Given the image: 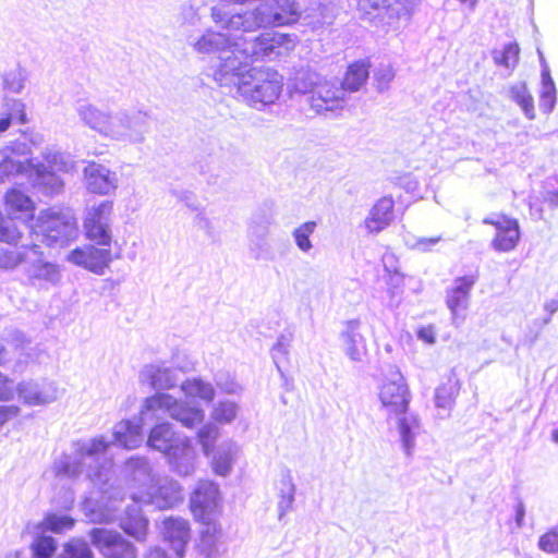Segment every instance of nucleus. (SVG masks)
Listing matches in <instances>:
<instances>
[{
  "mask_svg": "<svg viewBox=\"0 0 558 558\" xmlns=\"http://www.w3.org/2000/svg\"><path fill=\"white\" fill-rule=\"evenodd\" d=\"M113 441L102 435L73 441L70 452H63L52 463L54 489H60L54 496L58 507L68 510L74 504L72 485L85 474L86 478L102 494V499H116L110 493L113 488V462L108 456L112 444L125 449H135L144 440L142 424L136 421L123 420L113 427Z\"/></svg>",
  "mask_w": 558,
  "mask_h": 558,
  "instance_id": "obj_1",
  "label": "nucleus"
},
{
  "mask_svg": "<svg viewBox=\"0 0 558 558\" xmlns=\"http://www.w3.org/2000/svg\"><path fill=\"white\" fill-rule=\"evenodd\" d=\"M140 380L155 390H168L177 386L179 377L172 368L162 364H149L141 371ZM181 391L186 400L199 399L209 403L215 398L214 386L197 377L183 381ZM159 412L169 415L187 428H193L205 418V412L201 407L178 399L170 393L157 391L144 400L141 410L142 420H145L148 413L157 415Z\"/></svg>",
  "mask_w": 558,
  "mask_h": 558,
  "instance_id": "obj_2",
  "label": "nucleus"
},
{
  "mask_svg": "<svg viewBox=\"0 0 558 558\" xmlns=\"http://www.w3.org/2000/svg\"><path fill=\"white\" fill-rule=\"evenodd\" d=\"M116 499L85 498L82 504L84 515L93 523H110L119 519L121 529L137 542H145L148 533V520L143 515L140 504L153 505L158 509L172 508L183 499L182 489L178 482L165 478L158 485L151 484L147 492H133L132 504L123 515L119 514L117 504L122 500L118 487L110 490Z\"/></svg>",
  "mask_w": 558,
  "mask_h": 558,
  "instance_id": "obj_3",
  "label": "nucleus"
},
{
  "mask_svg": "<svg viewBox=\"0 0 558 558\" xmlns=\"http://www.w3.org/2000/svg\"><path fill=\"white\" fill-rule=\"evenodd\" d=\"M296 36L278 32H267L254 39L242 38L234 43L230 52L216 57L211 65V75L221 87L236 94L242 81L250 74L251 63L257 60H274L294 49Z\"/></svg>",
  "mask_w": 558,
  "mask_h": 558,
  "instance_id": "obj_4",
  "label": "nucleus"
},
{
  "mask_svg": "<svg viewBox=\"0 0 558 558\" xmlns=\"http://www.w3.org/2000/svg\"><path fill=\"white\" fill-rule=\"evenodd\" d=\"M378 398L388 421L396 420L402 448L408 457L411 456L422 426L420 417L409 412L411 392L398 368L395 367L384 377L378 387Z\"/></svg>",
  "mask_w": 558,
  "mask_h": 558,
  "instance_id": "obj_5",
  "label": "nucleus"
},
{
  "mask_svg": "<svg viewBox=\"0 0 558 558\" xmlns=\"http://www.w3.org/2000/svg\"><path fill=\"white\" fill-rule=\"evenodd\" d=\"M211 16L227 29L254 32L260 27L295 23L301 17V10L294 0H265L253 11L230 16L221 8L214 7Z\"/></svg>",
  "mask_w": 558,
  "mask_h": 558,
  "instance_id": "obj_6",
  "label": "nucleus"
},
{
  "mask_svg": "<svg viewBox=\"0 0 558 558\" xmlns=\"http://www.w3.org/2000/svg\"><path fill=\"white\" fill-rule=\"evenodd\" d=\"M283 89V76L269 66H254L236 93L242 100L256 110L274 105Z\"/></svg>",
  "mask_w": 558,
  "mask_h": 558,
  "instance_id": "obj_7",
  "label": "nucleus"
},
{
  "mask_svg": "<svg viewBox=\"0 0 558 558\" xmlns=\"http://www.w3.org/2000/svg\"><path fill=\"white\" fill-rule=\"evenodd\" d=\"M34 235L48 246H64L77 238L76 219L70 213L41 211L32 226Z\"/></svg>",
  "mask_w": 558,
  "mask_h": 558,
  "instance_id": "obj_8",
  "label": "nucleus"
},
{
  "mask_svg": "<svg viewBox=\"0 0 558 558\" xmlns=\"http://www.w3.org/2000/svg\"><path fill=\"white\" fill-rule=\"evenodd\" d=\"M43 157L46 165L34 163L33 160L28 162L32 169L33 185L47 196L59 194L63 189V182L56 172L71 171L74 166L73 161L69 155L59 151L54 147H47L43 151Z\"/></svg>",
  "mask_w": 558,
  "mask_h": 558,
  "instance_id": "obj_9",
  "label": "nucleus"
},
{
  "mask_svg": "<svg viewBox=\"0 0 558 558\" xmlns=\"http://www.w3.org/2000/svg\"><path fill=\"white\" fill-rule=\"evenodd\" d=\"M43 157L46 165L34 163L33 160L28 162L32 169L33 185L47 196L59 194L63 189V182L56 172L71 171L74 166L73 161L69 155L59 151L54 147H47L43 151Z\"/></svg>",
  "mask_w": 558,
  "mask_h": 558,
  "instance_id": "obj_10",
  "label": "nucleus"
},
{
  "mask_svg": "<svg viewBox=\"0 0 558 558\" xmlns=\"http://www.w3.org/2000/svg\"><path fill=\"white\" fill-rule=\"evenodd\" d=\"M150 116L142 110H121L112 114L107 137L132 144L143 143L150 129Z\"/></svg>",
  "mask_w": 558,
  "mask_h": 558,
  "instance_id": "obj_11",
  "label": "nucleus"
},
{
  "mask_svg": "<svg viewBox=\"0 0 558 558\" xmlns=\"http://www.w3.org/2000/svg\"><path fill=\"white\" fill-rule=\"evenodd\" d=\"M113 204L104 201L86 210L84 230L86 238L100 246H110L111 243V216Z\"/></svg>",
  "mask_w": 558,
  "mask_h": 558,
  "instance_id": "obj_12",
  "label": "nucleus"
},
{
  "mask_svg": "<svg viewBox=\"0 0 558 558\" xmlns=\"http://www.w3.org/2000/svg\"><path fill=\"white\" fill-rule=\"evenodd\" d=\"M22 271L29 284L38 288L56 284L60 279L59 267L45 258L37 244L31 245V252Z\"/></svg>",
  "mask_w": 558,
  "mask_h": 558,
  "instance_id": "obj_13",
  "label": "nucleus"
},
{
  "mask_svg": "<svg viewBox=\"0 0 558 558\" xmlns=\"http://www.w3.org/2000/svg\"><path fill=\"white\" fill-rule=\"evenodd\" d=\"M94 547L105 558H136V548L118 531L94 527L89 532Z\"/></svg>",
  "mask_w": 558,
  "mask_h": 558,
  "instance_id": "obj_14",
  "label": "nucleus"
},
{
  "mask_svg": "<svg viewBox=\"0 0 558 558\" xmlns=\"http://www.w3.org/2000/svg\"><path fill=\"white\" fill-rule=\"evenodd\" d=\"M483 223L495 227L496 233L490 243L494 251L507 253L517 247L521 236L517 219L506 215L493 214L485 217Z\"/></svg>",
  "mask_w": 558,
  "mask_h": 558,
  "instance_id": "obj_15",
  "label": "nucleus"
},
{
  "mask_svg": "<svg viewBox=\"0 0 558 558\" xmlns=\"http://www.w3.org/2000/svg\"><path fill=\"white\" fill-rule=\"evenodd\" d=\"M19 398L27 405H45L58 399L59 390L54 381L48 379L23 380L17 384Z\"/></svg>",
  "mask_w": 558,
  "mask_h": 558,
  "instance_id": "obj_16",
  "label": "nucleus"
},
{
  "mask_svg": "<svg viewBox=\"0 0 558 558\" xmlns=\"http://www.w3.org/2000/svg\"><path fill=\"white\" fill-rule=\"evenodd\" d=\"M220 500L219 486L211 481H201L191 496V509L196 519L206 522Z\"/></svg>",
  "mask_w": 558,
  "mask_h": 558,
  "instance_id": "obj_17",
  "label": "nucleus"
},
{
  "mask_svg": "<svg viewBox=\"0 0 558 558\" xmlns=\"http://www.w3.org/2000/svg\"><path fill=\"white\" fill-rule=\"evenodd\" d=\"M68 260L76 266H81L94 274L102 275L105 269L112 260L109 247H96L94 245H85L76 247L68 255Z\"/></svg>",
  "mask_w": 558,
  "mask_h": 558,
  "instance_id": "obj_18",
  "label": "nucleus"
},
{
  "mask_svg": "<svg viewBox=\"0 0 558 558\" xmlns=\"http://www.w3.org/2000/svg\"><path fill=\"white\" fill-rule=\"evenodd\" d=\"M344 90L337 83L322 80L310 96L311 108L317 112L335 111L343 108L344 106Z\"/></svg>",
  "mask_w": 558,
  "mask_h": 558,
  "instance_id": "obj_19",
  "label": "nucleus"
},
{
  "mask_svg": "<svg viewBox=\"0 0 558 558\" xmlns=\"http://www.w3.org/2000/svg\"><path fill=\"white\" fill-rule=\"evenodd\" d=\"M360 319H350L343 323L339 339L344 355L352 362H363L367 355V344L361 332Z\"/></svg>",
  "mask_w": 558,
  "mask_h": 558,
  "instance_id": "obj_20",
  "label": "nucleus"
},
{
  "mask_svg": "<svg viewBox=\"0 0 558 558\" xmlns=\"http://www.w3.org/2000/svg\"><path fill=\"white\" fill-rule=\"evenodd\" d=\"M170 469L181 475L189 476L194 473L196 465V451L192 440L183 436L177 445L166 454Z\"/></svg>",
  "mask_w": 558,
  "mask_h": 558,
  "instance_id": "obj_21",
  "label": "nucleus"
},
{
  "mask_svg": "<svg viewBox=\"0 0 558 558\" xmlns=\"http://www.w3.org/2000/svg\"><path fill=\"white\" fill-rule=\"evenodd\" d=\"M161 533L163 541L169 544L175 556L183 558L185 548L191 538L189 522L182 518H166L162 521Z\"/></svg>",
  "mask_w": 558,
  "mask_h": 558,
  "instance_id": "obj_22",
  "label": "nucleus"
},
{
  "mask_svg": "<svg viewBox=\"0 0 558 558\" xmlns=\"http://www.w3.org/2000/svg\"><path fill=\"white\" fill-rule=\"evenodd\" d=\"M274 490L277 499L278 521L282 522L286 515L293 510L296 486L290 469L282 468L274 482Z\"/></svg>",
  "mask_w": 558,
  "mask_h": 558,
  "instance_id": "obj_23",
  "label": "nucleus"
},
{
  "mask_svg": "<svg viewBox=\"0 0 558 558\" xmlns=\"http://www.w3.org/2000/svg\"><path fill=\"white\" fill-rule=\"evenodd\" d=\"M84 177L88 191L94 194L108 195L117 189L116 173L102 165L88 163L84 169Z\"/></svg>",
  "mask_w": 558,
  "mask_h": 558,
  "instance_id": "obj_24",
  "label": "nucleus"
},
{
  "mask_svg": "<svg viewBox=\"0 0 558 558\" xmlns=\"http://www.w3.org/2000/svg\"><path fill=\"white\" fill-rule=\"evenodd\" d=\"M268 225L257 223L253 220L248 227V253L255 260L271 262L275 259V251L268 240Z\"/></svg>",
  "mask_w": 558,
  "mask_h": 558,
  "instance_id": "obj_25",
  "label": "nucleus"
},
{
  "mask_svg": "<svg viewBox=\"0 0 558 558\" xmlns=\"http://www.w3.org/2000/svg\"><path fill=\"white\" fill-rule=\"evenodd\" d=\"M242 40V37L231 38L226 34L207 31L198 38H190L189 43L193 46L194 50L198 53H213L217 57L226 52H230V48L234 43Z\"/></svg>",
  "mask_w": 558,
  "mask_h": 558,
  "instance_id": "obj_26",
  "label": "nucleus"
},
{
  "mask_svg": "<svg viewBox=\"0 0 558 558\" xmlns=\"http://www.w3.org/2000/svg\"><path fill=\"white\" fill-rule=\"evenodd\" d=\"M395 202L390 196L379 198L369 209L364 228L369 234H378L390 226L395 218Z\"/></svg>",
  "mask_w": 558,
  "mask_h": 558,
  "instance_id": "obj_27",
  "label": "nucleus"
},
{
  "mask_svg": "<svg viewBox=\"0 0 558 558\" xmlns=\"http://www.w3.org/2000/svg\"><path fill=\"white\" fill-rule=\"evenodd\" d=\"M477 277L468 275L454 279L453 284L447 290L446 303L451 311L453 319L457 318L459 312L466 310L470 300V293Z\"/></svg>",
  "mask_w": 558,
  "mask_h": 558,
  "instance_id": "obj_28",
  "label": "nucleus"
},
{
  "mask_svg": "<svg viewBox=\"0 0 558 558\" xmlns=\"http://www.w3.org/2000/svg\"><path fill=\"white\" fill-rule=\"evenodd\" d=\"M124 473L130 486L140 488L138 492H147L155 482L150 464L144 457H131L125 463Z\"/></svg>",
  "mask_w": 558,
  "mask_h": 558,
  "instance_id": "obj_29",
  "label": "nucleus"
},
{
  "mask_svg": "<svg viewBox=\"0 0 558 558\" xmlns=\"http://www.w3.org/2000/svg\"><path fill=\"white\" fill-rule=\"evenodd\" d=\"M239 451L240 448L233 440L221 442L210 454L213 471L219 476L225 477L229 475L238 458Z\"/></svg>",
  "mask_w": 558,
  "mask_h": 558,
  "instance_id": "obj_30",
  "label": "nucleus"
},
{
  "mask_svg": "<svg viewBox=\"0 0 558 558\" xmlns=\"http://www.w3.org/2000/svg\"><path fill=\"white\" fill-rule=\"evenodd\" d=\"M182 438L183 436L174 432L171 423L161 422L150 429L147 446L166 456L177 445V440Z\"/></svg>",
  "mask_w": 558,
  "mask_h": 558,
  "instance_id": "obj_31",
  "label": "nucleus"
},
{
  "mask_svg": "<svg viewBox=\"0 0 558 558\" xmlns=\"http://www.w3.org/2000/svg\"><path fill=\"white\" fill-rule=\"evenodd\" d=\"M459 391L460 383L454 376L448 377L446 381L436 388L434 400L439 417L445 418L450 414Z\"/></svg>",
  "mask_w": 558,
  "mask_h": 558,
  "instance_id": "obj_32",
  "label": "nucleus"
},
{
  "mask_svg": "<svg viewBox=\"0 0 558 558\" xmlns=\"http://www.w3.org/2000/svg\"><path fill=\"white\" fill-rule=\"evenodd\" d=\"M81 120L92 130L107 137L111 121V113L102 111L92 104H80L76 108Z\"/></svg>",
  "mask_w": 558,
  "mask_h": 558,
  "instance_id": "obj_33",
  "label": "nucleus"
},
{
  "mask_svg": "<svg viewBox=\"0 0 558 558\" xmlns=\"http://www.w3.org/2000/svg\"><path fill=\"white\" fill-rule=\"evenodd\" d=\"M542 62L541 89H539V109L543 113L549 114L555 109L557 102V88L550 75L549 66L539 52Z\"/></svg>",
  "mask_w": 558,
  "mask_h": 558,
  "instance_id": "obj_34",
  "label": "nucleus"
},
{
  "mask_svg": "<svg viewBox=\"0 0 558 558\" xmlns=\"http://www.w3.org/2000/svg\"><path fill=\"white\" fill-rule=\"evenodd\" d=\"M26 122L25 104L20 99L5 98L0 112V133L8 131L14 123L25 124Z\"/></svg>",
  "mask_w": 558,
  "mask_h": 558,
  "instance_id": "obj_35",
  "label": "nucleus"
},
{
  "mask_svg": "<svg viewBox=\"0 0 558 558\" xmlns=\"http://www.w3.org/2000/svg\"><path fill=\"white\" fill-rule=\"evenodd\" d=\"M14 247H1L0 248V269L2 270H14L17 267L23 269L28 253L31 252V245L13 244Z\"/></svg>",
  "mask_w": 558,
  "mask_h": 558,
  "instance_id": "obj_36",
  "label": "nucleus"
},
{
  "mask_svg": "<svg viewBox=\"0 0 558 558\" xmlns=\"http://www.w3.org/2000/svg\"><path fill=\"white\" fill-rule=\"evenodd\" d=\"M368 75V64L365 61L354 62L348 68L341 87L344 92H356L365 84Z\"/></svg>",
  "mask_w": 558,
  "mask_h": 558,
  "instance_id": "obj_37",
  "label": "nucleus"
},
{
  "mask_svg": "<svg viewBox=\"0 0 558 558\" xmlns=\"http://www.w3.org/2000/svg\"><path fill=\"white\" fill-rule=\"evenodd\" d=\"M387 0H359L357 11L361 19L375 25L385 24Z\"/></svg>",
  "mask_w": 558,
  "mask_h": 558,
  "instance_id": "obj_38",
  "label": "nucleus"
},
{
  "mask_svg": "<svg viewBox=\"0 0 558 558\" xmlns=\"http://www.w3.org/2000/svg\"><path fill=\"white\" fill-rule=\"evenodd\" d=\"M509 96L529 120L535 119L534 99L524 82L513 84L509 89Z\"/></svg>",
  "mask_w": 558,
  "mask_h": 558,
  "instance_id": "obj_39",
  "label": "nucleus"
},
{
  "mask_svg": "<svg viewBox=\"0 0 558 558\" xmlns=\"http://www.w3.org/2000/svg\"><path fill=\"white\" fill-rule=\"evenodd\" d=\"M5 205L11 214L23 213L33 215L35 204L32 198L17 189H12L5 194Z\"/></svg>",
  "mask_w": 558,
  "mask_h": 558,
  "instance_id": "obj_40",
  "label": "nucleus"
},
{
  "mask_svg": "<svg viewBox=\"0 0 558 558\" xmlns=\"http://www.w3.org/2000/svg\"><path fill=\"white\" fill-rule=\"evenodd\" d=\"M204 523L205 527L202 530L199 548L207 558H216L219 553L217 544L221 532L215 524H210L209 521Z\"/></svg>",
  "mask_w": 558,
  "mask_h": 558,
  "instance_id": "obj_41",
  "label": "nucleus"
},
{
  "mask_svg": "<svg viewBox=\"0 0 558 558\" xmlns=\"http://www.w3.org/2000/svg\"><path fill=\"white\" fill-rule=\"evenodd\" d=\"M416 7V0H387L385 24L390 25L397 20L409 17Z\"/></svg>",
  "mask_w": 558,
  "mask_h": 558,
  "instance_id": "obj_42",
  "label": "nucleus"
},
{
  "mask_svg": "<svg viewBox=\"0 0 558 558\" xmlns=\"http://www.w3.org/2000/svg\"><path fill=\"white\" fill-rule=\"evenodd\" d=\"M75 524V520L68 514L47 513L40 523L45 531L52 533H63L72 530Z\"/></svg>",
  "mask_w": 558,
  "mask_h": 558,
  "instance_id": "obj_43",
  "label": "nucleus"
},
{
  "mask_svg": "<svg viewBox=\"0 0 558 558\" xmlns=\"http://www.w3.org/2000/svg\"><path fill=\"white\" fill-rule=\"evenodd\" d=\"M316 228L317 223L315 221H306L292 231L295 245L301 252L308 253L313 248L310 238L316 231Z\"/></svg>",
  "mask_w": 558,
  "mask_h": 558,
  "instance_id": "obj_44",
  "label": "nucleus"
},
{
  "mask_svg": "<svg viewBox=\"0 0 558 558\" xmlns=\"http://www.w3.org/2000/svg\"><path fill=\"white\" fill-rule=\"evenodd\" d=\"M293 340V333L290 330H286L278 338L271 348L272 361L280 374H282L280 363L289 355L291 342Z\"/></svg>",
  "mask_w": 558,
  "mask_h": 558,
  "instance_id": "obj_45",
  "label": "nucleus"
},
{
  "mask_svg": "<svg viewBox=\"0 0 558 558\" xmlns=\"http://www.w3.org/2000/svg\"><path fill=\"white\" fill-rule=\"evenodd\" d=\"M219 437V428L214 423L204 424L197 432V440L202 446L204 456L210 457Z\"/></svg>",
  "mask_w": 558,
  "mask_h": 558,
  "instance_id": "obj_46",
  "label": "nucleus"
},
{
  "mask_svg": "<svg viewBox=\"0 0 558 558\" xmlns=\"http://www.w3.org/2000/svg\"><path fill=\"white\" fill-rule=\"evenodd\" d=\"M520 48L517 43H509L501 50L493 52V59L496 64L507 69H514L519 61Z\"/></svg>",
  "mask_w": 558,
  "mask_h": 558,
  "instance_id": "obj_47",
  "label": "nucleus"
},
{
  "mask_svg": "<svg viewBox=\"0 0 558 558\" xmlns=\"http://www.w3.org/2000/svg\"><path fill=\"white\" fill-rule=\"evenodd\" d=\"M21 238L22 231L15 220L0 213V241L12 245L17 244Z\"/></svg>",
  "mask_w": 558,
  "mask_h": 558,
  "instance_id": "obj_48",
  "label": "nucleus"
},
{
  "mask_svg": "<svg viewBox=\"0 0 558 558\" xmlns=\"http://www.w3.org/2000/svg\"><path fill=\"white\" fill-rule=\"evenodd\" d=\"M320 81L322 77L314 71H300L294 78V88L301 94H310L312 96Z\"/></svg>",
  "mask_w": 558,
  "mask_h": 558,
  "instance_id": "obj_49",
  "label": "nucleus"
},
{
  "mask_svg": "<svg viewBox=\"0 0 558 558\" xmlns=\"http://www.w3.org/2000/svg\"><path fill=\"white\" fill-rule=\"evenodd\" d=\"M238 414V405L232 401H220L218 402L211 413V417L221 424L231 423Z\"/></svg>",
  "mask_w": 558,
  "mask_h": 558,
  "instance_id": "obj_50",
  "label": "nucleus"
},
{
  "mask_svg": "<svg viewBox=\"0 0 558 558\" xmlns=\"http://www.w3.org/2000/svg\"><path fill=\"white\" fill-rule=\"evenodd\" d=\"M57 544L53 537L41 535L38 536L33 545V558H50L56 551Z\"/></svg>",
  "mask_w": 558,
  "mask_h": 558,
  "instance_id": "obj_51",
  "label": "nucleus"
},
{
  "mask_svg": "<svg viewBox=\"0 0 558 558\" xmlns=\"http://www.w3.org/2000/svg\"><path fill=\"white\" fill-rule=\"evenodd\" d=\"M11 354L14 355L15 360L10 365V368L15 374H21L26 369V366L31 359L29 348L25 345H14L12 347Z\"/></svg>",
  "mask_w": 558,
  "mask_h": 558,
  "instance_id": "obj_52",
  "label": "nucleus"
},
{
  "mask_svg": "<svg viewBox=\"0 0 558 558\" xmlns=\"http://www.w3.org/2000/svg\"><path fill=\"white\" fill-rule=\"evenodd\" d=\"M538 548L546 554L558 553V524L538 538Z\"/></svg>",
  "mask_w": 558,
  "mask_h": 558,
  "instance_id": "obj_53",
  "label": "nucleus"
},
{
  "mask_svg": "<svg viewBox=\"0 0 558 558\" xmlns=\"http://www.w3.org/2000/svg\"><path fill=\"white\" fill-rule=\"evenodd\" d=\"M441 241V236H432V238H416L412 235H408L404 238L405 244L420 252H429L432 248L437 245Z\"/></svg>",
  "mask_w": 558,
  "mask_h": 558,
  "instance_id": "obj_54",
  "label": "nucleus"
},
{
  "mask_svg": "<svg viewBox=\"0 0 558 558\" xmlns=\"http://www.w3.org/2000/svg\"><path fill=\"white\" fill-rule=\"evenodd\" d=\"M218 388L228 395H236L242 390L239 383L227 372H220L215 377Z\"/></svg>",
  "mask_w": 558,
  "mask_h": 558,
  "instance_id": "obj_55",
  "label": "nucleus"
},
{
  "mask_svg": "<svg viewBox=\"0 0 558 558\" xmlns=\"http://www.w3.org/2000/svg\"><path fill=\"white\" fill-rule=\"evenodd\" d=\"M25 165L22 161L12 158H4L0 162V182H4L12 175L23 172Z\"/></svg>",
  "mask_w": 558,
  "mask_h": 558,
  "instance_id": "obj_56",
  "label": "nucleus"
},
{
  "mask_svg": "<svg viewBox=\"0 0 558 558\" xmlns=\"http://www.w3.org/2000/svg\"><path fill=\"white\" fill-rule=\"evenodd\" d=\"M395 71L390 64L380 65L375 71V80L377 82V88L379 92H384L388 88L391 81L395 78Z\"/></svg>",
  "mask_w": 558,
  "mask_h": 558,
  "instance_id": "obj_57",
  "label": "nucleus"
},
{
  "mask_svg": "<svg viewBox=\"0 0 558 558\" xmlns=\"http://www.w3.org/2000/svg\"><path fill=\"white\" fill-rule=\"evenodd\" d=\"M5 87L13 92L20 93L24 87V77L21 71H10L4 75Z\"/></svg>",
  "mask_w": 558,
  "mask_h": 558,
  "instance_id": "obj_58",
  "label": "nucleus"
},
{
  "mask_svg": "<svg viewBox=\"0 0 558 558\" xmlns=\"http://www.w3.org/2000/svg\"><path fill=\"white\" fill-rule=\"evenodd\" d=\"M15 390L14 381L7 375L0 373V401L12 400L15 396Z\"/></svg>",
  "mask_w": 558,
  "mask_h": 558,
  "instance_id": "obj_59",
  "label": "nucleus"
},
{
  "mask_svg": "<svg viewBox=\"0 0 558 558\" xmlns=\"http://www.w3.org/2000/svg\"><path fill=\"white\" fill-rule=\"evenodd\" d=\"M172 195H174L180 202L184 203L189 208L193 210H201V204L198 203L196 196L191 191L182 190H172Z\"/></svg>",
  "mask_w": 558,
  "mask_h": 558,
  "instance_id": "obj_60",
  "label": "nucleus"
},
{
  "mask_svg": "<svg viewBox=\"0 0 558 558\" xmlns=\"http://www.w3.org/2000/svg\"><path fill=\"white\" fill-rule=\"evenodd\" d=\"M194 223L199 230L204 231L208 238H210V239L215 238L214 225L203 210H199L196 214V216L194 218Z\"/></svg>",
  "mask_w": 558,
  "mask_h": 558,
  "instance_id": "obj_61",
  "label": "nucleus"
},
{
  "mask_svg": "<svg viewBox=\"0 0 558 558\" xmlns=\"http://www.w3.org/2000/svg\"><path fill=\"white\" fill-rule=\"evenodd\" d=\"M20 408L16 405H0V427L10 418L17 416Z\"/></svg>",
  "mask_w": 558,
  "mask_h": 558,
  "instance_id": "obj_62",
  "label": "nucleus"
},
{
  "mask_svg": "<svg viewBox=\"0 0 558 558\" xmlns=\"http://www.w3.org/2000/svg\"><path fill=\"white\" fill-rule=\"evenodd\" d=\"M398 184L407 192H414L418 187L417 181L411 174L400 177Z\"/></svg>",
  "mask_w": 558,
  "mask_h": 558,
  "instance_id": "obj_63",
  "label": "nucleus"
},
{
  "mask_svg": "<svg viewBox=\"0 0 558 558\" xmlns=\"http://www.w3.org/2000/svg\"><path fill=\"white\" fill-rule=\"evenodd\" d=\"M544 310L548 313V317H546L543 322V325H547L551 316L558 311V300L551 299L545 302Z\"/></svg>",
  "mask_w": 558,
  "mask_h": 558,
  "instance_id": "obj_64",
  "label": "nucleus"
}]
</instances>
